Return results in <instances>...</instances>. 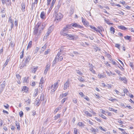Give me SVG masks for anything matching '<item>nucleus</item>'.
<instances>
[{
	"label": "nucleus",
	"mask_w": 134,
	"mask_h": 134,
	"mask_svg": "<svg viewBox=\"0 0 134 134\" xmlns=\"http://www.w3.org/2000/svg\"><path fill=\"white\" fill-rule=\"evenodd\" d=\"M39 25L37 24L35 27L33 34L35 36V37L37 38L38 36L41 35V30L39 29Z\"/></svg>",
	"instance_id": "obj_1"
},
{
	"label": "nucleus",
	"mask_w": 134,
	"mask_h": 134,
	"mask_svg": "<svg viewBox=\"0 0 134 134\" xmlns=\"http://www.w3.org/2000/svg\"><path fill=\"white\" fill-rule=\"evenodd\" d=\"M63 36H66V38L68 39L71 40H75L78 38L77 36L74 35L70 34H63Z\"/></svg>",
	"instance_id": "obj_2"
},
{
	"label": "nucleus",
	"mask_w": 134,
	"mask_h": 134,
	"mask_svg": "<svg viewBox=\"0 0 134 134\" xmlns=\"http://www.w3.org/2000/svg\"><path fill=\"white\" fill-rule=\"evenodd\" d=\"M70 26L69 25H66V27H64L60 32V34L61 35L63 36V34H68L66 33L69 32V29H70Z\"/></svg>",
	"instance_id": "obj_3"
},
{
	"label": "nucleus",
	"mask_w": 134,
	"mask_h": 134,
	"mask_svg": "<svg viewBox=\"0 0 134 134\" xmlns=\"http://www.w3.org/2000/svg\"><path fill=\"white\" fill-rule=\"evenodd\" d=\"M63 51L60 49L59 52L58 53L56 57V58H58L57 61H61L63 59V57L62 56L63 54Z\"/></svg>",
	"instance_id": "obj_4"
},
{
	"label": "nucleus",
	"mask_w": 134,
	"mask_h": 134,
	"mask_svg": "<svg viewBox=\"0 0 134 134\" xmlns=\"http://www.w3.org/2000/svg\"><path fill=\"white\" fill-rule=\"evenodd\" d=\"M55 16L56 17V19L58 20H60L62 18V15L60 13L55 12Z\"/></svg>",
	"instance_id": "obj_5"
},
{
	"label": "nucleus",
	"mask_w": 134,
	"mask_h": 134,
	"mask_svg": "<svg viewBox=\"0 0 134 134\" xmlns=\"http://www.w3.org/2000/svg\"><path fill=\"white\" fill-rule=\"evenodd\" d=\"M81 19L83 24L86 27L88 26L89 25V23L86 20L84 19L82 17L81 18Z\"/></svg>",
	"instance_id": "obj_6"
},
{
	"label": "nucleus",
	"mask_w": 134,
	"mask_h": 134,
	"mask_svg": "<svg viewBox=\"0 0 134 134\" xmlns=\"http://www.w3.org/2000/svg\"><path fill=\"white\" fill-rule=\"evenodd\" d=\"M60 80H58L57 81V82L54 83V85L53 86V88H54V89H52L51 90V91L52 92H54L55 91L57 88L58 87V83L59 82Z\"/></svg>",
	"instance_id": "obj_7"
},
{
	"label": "nucleus",
	"mask_w": 134,
	"mask_h": 134,
	"mask_svg": "<svg viewBox=\"0 0 134 134\" xmlns=\"http://www.w3.org/2000/svg\"><path fill=\"white\" fill-rule=\"evenodd\" d=\"M69 25H70V28L72 26L79 28H81L82 27V26L77 24L76 23H74V24H72Z\"/></svg>",
	"instance_id": "obj_8"
},
{
	"label": "nucleus",
	"mask_w": 134,
	"mask_h": 134,
	"mask_svg": "<svg viewBox=\"0 0 134 134\" xmlns=\"http://www.w3.org/2000/svg\"><path fill=\"white\" fill-rule=\"evenodd\" d=\"M89 70L93 74H96L95 71L93 69V66L92 64L90 63L89 64Z\"/></svg>",
	"instance_id": "obj_9"
},
{
	"label": "nucleus",
	"mask_w": 134,
	"mask_h": 134,
	"mask_svg": "<svg viewBox=\"0 0 134 134\" xmlns=\"http://www.w3.org/2000/svg\"><path fill=\"white\" fill-rule=\"evenodd\" d=\"M30 59V58L29 56H27L25 57L24 58L23 61L24 63H25L26 64H27Z\"/></svg>",
	"instance_id": "obj_10"
},
{
	"label": "nucleus",
	"mask_w": 134,
	"mask_h": 134,
	"mask_svg": "<svg viewBox=\"0 0 134 134\" xmlns=\"http://www.w3.org/2000/svg\"><path fill=\"white\" fill-rule=\"evenodd\" d=\"M2 82H1L0 83V88L1 89V90H3L5 87V80L3 81V82L2 83H1Z\"/></svg>",
	"instance_id": "obj_11"
},
{
	"label": "nucleus",
	"mask_w": 134,
	"mask_h": 134,
	"mask_svg": "<svg viewBox=\"0 0 134 134\" xmlns=\"http://www.w3.org/2000/svg\"><path fill=\"white\" fill-rule=\"evenodd\" d=\"M50 65L49 64H47V65H46V68L44 70V74H47L48 70L50 68Z\"/></svg>",
	"instance_id": "obj_12"
},
{
	"label": "nucleus",
	"mask_w": 134,
	"mask_h": 134,
	"mask_svg": "<svg viewBox=\"0 0 134 134\" xmlns=\"http://www.w3.org/2000/svg\"><path fill=\"white\" fill-rule=\"evenodd\" d=\"M69 82L68 80L64 84V89L65 90L67 89L68 87H69Z\"/></svg>",
	"instance_id": "obj_13"
},
{
	"label": "nucleus",
	"mask_w": 134,
	"mask_h": 134,
	"mask_svg": "<svg viewBox=\"0 0 134 134\" xmlns=\"http://www.w3.org/2000/svg\"><path fill=\"white\" fill-rule=\"evenodd\" d=\"M40 100L39 99L37 98L35 102V105L38 106L41 103L40 102Z\"/></svg>",
	"instance_id": "obj_14"
},
{
	"label": "nucleus",
	"mask_w": 134,
	"mask_h": 134,
	"mask_svg": "<svg viewBox=\"0 0 134 134\" xmlns=\"http://www.w3.org/2000/svg\"><path fill=\"white\" fill-rule=\"evenodd\" d=\"M60 4L58 3V4L55 6V12H57V11L60 8Z\"/></svg>",
	"instance_id": "obj_15"
},
{
	"label": "nucleus",
	"mask_w": 134,
	"mask_h": 134,
	"mask_svg": "<svg viewBox=\"0 0 134 134\" xmlns=\"http://www.w3.org/2000/svg\"><path fill=\"white\" fill-rule=\"evenodd\" d=\"M26 64L25 63H24L23 61V62H22L21 63L20 65V68L21 69L22 68H23L24 66H25L26 65Z\"/></svg>",
	"instance_id": "obj_16"
},
{
	"label": "nucleus",
	"mask_w": 134,
	"mask_h": 134,
	"mask_svg": "<svg viewBox=\"0 0 134 134\" xmlns=\"http://www.w3.org/2000/svg\"><path fill=\"white\" fill-rule=\"evenodd\" d=\"M119 78L120 80L122 81L124 83H126V82L127 81L125 77H120Z\"/></svg>",
	"instance_id": "obj_17"
},
{
	"label": "nucleus",
	"mask_w": 134,
	"mask_h": 134,
	"mask_svg": "<svg viewBox=\"0 0 134 134\" xmlns=\"http://www.w3.org/2000/svg\"><path fill=\"white\" fill-rule=\"evenodd\" d=\"M57 58H58L55 57L53 61V64H52V66H53L55 64L58 62V61H57Z\"/></svg>",
	"instance_id": "obj_18"
},
{
	"label": "nucleus",
	"mask_w": 134,
	"mask_h": 134,
	"mask_svg": "<svg viewBox=\"0 0 134 134\" xmlns=\"http://www.w3.org/2000/svg\"><path fill=\"white\" fill-rule=\"evenodd\" d=\"M118 28L122 30H125L126 29V28L124 26H123L118 25Z\"/></svg>",
	"instance_id": "obj_19"
},
{
	"label": "nucleus",
	"mask_w": 134,
	"mask_h": 134,
	"mask_svg": "<svg viewBox=\"0 0 134 134\" xmlns=\"http://www.w3.org/2000/svg\"><path fill=\"white\" fill-rule=\"evenodd\" d=\"M77 125L80 127H83L84 126V124L81 122H79L77 123Z\"/></svg>",
	"instance_id": "obj_20"
},
{
	"label": "nucleus",
	"mask_w": 134,
	"mask_h": 134,
	"mask_svg": "<svg viewBox=\"0 0 134 134\" xmlns=\"http://www.w3.org/2000/svg\"><path fill=\"white\" fill-rule=\"evenodd\" d=\"M29 80L28 77H24L23 79V82H28Z\"/></svg>",
	"instance_id": "obj_21"
},
{
	"label": "nucleus",
	"mask_w": 134,
	"mask_h": 134,
	"mask_svg": "<svg viewBox=\"0 0 134 134\" xmlns=\"http://www.w3.org/2000/svg\"><path fill=\"white\" fill-rule=\"evenodd\" d=\"M38 90L37 88L35 89L34 93L33 94V96L35 97L38 94Z\"/></svg>",
	"instance_id": "obj_22"
},
{
	"label": "nucleus",
	"mask_w": 134,
	"mask_h": 134,
	"mask_svg": "<svg viewBox=\"0 0 134 134\" xmlns=\"http://www.w3.org/2000/svg\"><path fill=\"white\" fill-rule=\"evenodd\" d=\"M114 28L112 27H111L110 28V31L111 34H113L115 32Z\"/></svg>",
	"instance_id": "obj_23"
},
{
	"label": "nucleus",
	"mask_w": 134,
	"mask_h": 134,
	"mask_svg": "<svg viewBox=\"0 0 134 134\" xmlns=\"http://www.w3.org/2000/svg\"><path fill=\"white\" fill-rule=\"evenodd\" d=\"M45 15V13L44 11L42 12L40 14V17L41 18L43 19Z\"/></svg>",
	"instance_id": "obj_24"
},
{
	"label": "nucleus",
	"mask_w": 134,
	"mask_h": 134,
	"mask_svg": "<svg viewBox=\"0 0 134 134\" xmlns=\"http://www.w3.org/2000/svg\"><path fill=\"white\" fill-rule=\"evenodd\" d=\"M32 45V42L31 41H30L27 47V49H28L31 48V47Z\"/></svg>",
	"instance_id": "obj_25"
},
{
	"label": "nucleus",
	"mask_w": 134,
	"mask_h": 134,
	"mask_svg": "<svg viewBox=\"0 0 134 134\" xmlns=\"http://www.w3.org/2000/svg\"><path fill=\"white\" fill-rule=\"evenodd\" d=\"M16 126L17 127V128L18 130H20V127L19 125V123L16 121Z\"/></svg>",
	"instance_id": "obj_26"
},
{
	"label": "nucleus",
	"mask_w": 134,
	"mask_h": 134,
	"mask_svg": "<svg viewBox=\"0 0 134 134\" xmlns=\"http://www.w3.org/2000/svg\"><path fill=\"white\" fill-rule=\"evenodd\" d=\"M85 114L87 116H88L90 117L92 116V115L89 113L88 111H86L85 112Z\"/></svg>",
	"instance_id": "obj_27"
},
{
	"label": "nucleus",
	"mask_w": 134,
	"mask_h": 134,
	"mask_svg": "<svg viewBox=\"0 0 134 134\" xmlns=\"http://www.w3.org/2000/svg\"><path fill=\"white\" fill-rule=\"evenodd\" d=\"M47 45L46 43L43 46L41 50L43 51H44L46 48Z\"/></svg>",
	"instance_id": "obj_28"
},
{
	"label": "nucleus",
	"mask_w": 134,
	"mask_h": 134,
	"mask_svg": "<svg viewBox=\"0 0 134 134\" xmlns=\"http://www.w3.org/2000/svg\"><path fill=\"white\" fill-rule=\"evenodd\" d=\"M21 7H22V11H24V10H23L25 9V4L23 3L21 4Z\"/></svg>",
	"instance_id": "obj_29"
},
{
	"label": "nucleus",
	"mask_w": 134,
	"mask_h": 134,
	"mask_svg": "<svg viewBox=\"0 0 134 134\" xmlns=\"http://www.w3.org/2000/svg\"><path fill=\"white\" fill-rule=\"evenodd\" d=\"M37 67H36L35 68H33V69L32 68V69H33L32 71V72L33 73H35L36 72L37 70Z\"/></svg>",
	"instance_id": "obj_30"
},
{
	"label": "nucleus",
	"mask_w": 134,
	"mask_h": 134,
	"mask_svg": "<svg viewBox=\"0 0 134 134\" xmlns=\"http://www.w3.org/2000/svg\"><path fill=\"white\" fill-rule=\"evenodd\" d=\"M90 27L94 31H96L97 32L98 29H97L96 27H93L92 26V25H90Z\"/></svg>",
	"instance_id": "obj_31"
},
{
	"label": "nucleus",
	"mask_w": 134,
	"mask_h": 134,
	"mask_svg": "<svg viewBox=\"0 0 134 134\" xmlns=\"http://www.w3.org/2000/svg\"><path fill=\"white\" fill-rule=\"evenodd\" d=\"M56 0H53L52 2V3L50 7H51L52 8H53V6L55 3V2L56 1Z\"/></svg>",
	"instance_id": "obj_32"
},
{
	"label": "nucleus",
	"mask_w": 134,
	"mask_h": 134,
	"mask_svg": "<svg viewBox=\"0 0 134 134\" xmlns=\"http://www.w3.org/2000/svg\"><path fill=\"white\" fill-rule=\"evenodd\" d=\"M25 101L26 102L27 104L29 105L30 103L31 100L29 99H25Z\"/></svg>",
	"instance_id": "obj_33"
},
{
	"label": "nucleus",
	"mask_w": 134,
	"mask_h": 134,
	"mask_svg": "<svg viewBox=\"0 0 134 134\" xmlns=\"http://www.w3.org/2000/svg\"><path fill=\"white\" fill-rule=\"evenodd\" d=\"M99 115L100 117L103 118V119H105V120H106L107 119V118L103 115L102 114H99Z\"/></svg>",
	"instance_id": "obj_34"
},
{
	"label": "nucleus",
	"mask_w": 134,
	"mask_h": 134,
	"mask_svg": "<svg viewBox=\"0 0 134 134\" xmlns=\"http://www.w3.org/2000/svg\"><path fill=\"white\" fill-rule=\"evenodd\" d=\"M67 95V93H62L60 94V98H62L64 96H66Z\"/></svg>",
	"instance_id": "obj_35"
},
{
	"label": "nucleus",
	"mask_w": 134,
	"mask_h": 134,
	"mask_svg": "<svg viewBox=\"0 0 134 134\" xmlns=\"http://www.w3.org/2000/svg\"><path fill=\"white\" fill-rule=\"evenodd\" d=\"M41 101L44 100V94H42L40 98V100Z\"/></svg>",
	"instance_id": "obj_36"
},
{
	"label": "nucleus",
	"mask_w": 134,
	"mask_h": 134,
	"mask_svg": "<svg viewBox=\"0 0 134 134\" xmlns=\"http://www.w3.org/2000/svg\"><path fill=\"white\" fill-rule=\"evenodd\" d=\"M39 49L38 47H36L34 51V54H36L38 52Z\"/></svg>",
	"instance_id": "obj_37"
},
{
	"label": "nucleus",
	"mask_w": 134,
	"mask_h": 134,
	"mask_svg": "<svg viewBox=\"0 0 134 134\" xmlns=\"http://www.w3.org/2000/svg\"><path fill=\"white\" fill-rule=\"evenodd\" d=\"M118 129L119 130H120L123 133L125 134V133H126V134H127V133H126L125 132V131L123 129L121 128H119Z\"/></svg>",
	"instance_id": "obj_38"
},
{
	"label": "nucleus",
	"mask_w": 134,
	"mask_h": 134,
	"mask_svg": "<svg viewBox=\"0 0 134 134\" xmlns=\"http://www.w3.org/2000/svg\"><path fill=\"white\" fill-rule=\"evenodd\" d=\"M60 114H58L57 116H55L54 117L55 120H56L60 118Z\"/></svg>",
	"instance_id": "obj_39"
},
{
	"label": "nucleus",
	"mask_w": 134,
	"mask_h": 134,
	"mask_svg": "<svg viewBox=\"0 0 134 134\" xmlns=\"http://www.w3.org/2000/svg\"><path fill=\"white\" fill-rule=\"evenodd\" d=\"M106 113L107 114V115L109 116H113L111 112L107 111Z\"/></svg>",
	"instance_id": "obj_40"
},
{
	"label": "nucleus",
	"mask_w": 134,
	"mask_h": 134,
	"mask_svg": "<svg viewBox=\"0 0 134 134\" xmlns=\"http://www.w3.org/2000/svg\"><path fill=\"white\" fill-rule=\"evenodd\" d=\"M50 33V32L47 31V32L45 36L44 37V38L45 37V38H47L49 36Z\"/></svg>",
	"instance_id": "obj_41"
},
{
	"label": "nucleus",
	"mask_w": 134,
	"mask_h": 134,
	"mask_svg": "<svg viewBox=\"0 0 134 134\" xmlns=\"http://www.w3.org/2000/svg\"><path fill=\"white\" fill-rule=\"evenodd\" d=\"M9 59H7V60H6L5 63H4V65L3 66L4 67H5L7 64H8V62H9Z\"/></svg>",
	"instance_id": "obj_42"
},
{
	"label": "nucleus",
	"mask_w": 134,
	"mask_h": 134,
	"mask_svg": "<svg viewBox=\"0 0 134 134\" xmlns=\"http://www.w3.org/2000/svg\"><path fill=\"white\" fill-rule=\"evenodd\" d=\"M44 82V79L43 77H42L40 80V84H41V83H43Z\"/></svg>",
	"instance_id": "obj_43"
},
{
	"label": "nucleus",
	"mask_w": 134,
	"mask_h": 134,
	"mask_svg": "<svg viewBox=\"0 0 134 134\" xmlns=\"http://www.w3.org/2000/svg\"><path fill=\"white\" fill-rule=\"evenodd\" d=\"M16 78L17 79H18L19 80V79H21V77L20 76V75H19L18 74H16Z\"/></svg>",
	"instance_id": "obj_44"
},
{
	"label": "nucleus",
	"mask_w": 134,
	"mask_h": 134,
	"mask_svg": "<svg viewBox=\"0 0 134 134\" xmlns=\"http://www.w3.org/2000/svg\"><path fill=\"white\" fill-rule=\"evenodd\" d=\"M99 128L105 132L107 131V130L106 129H103L101 126H99Z\"/></svg>",
	"instance_id": "obj_45"
},
{
	"label": "nucleus",
	"mask_w": 134,
	"mask_h": 134,
	"mask_svg": "<svg viewBox=\"0 0 134 134\" xmlns=\"http://www.w3.org/2000/svg\"><path fill=\"white\" fill-rule=\"evenodd\" d=\"M109 110L111 111H114L115 112H116V111H117V110H115L113 108H109Z\"/></svg>",
	"instance_id": "obj_46"
},
{
	"label": "nucleus",
	"mask_w": 134,
	"mask_h": 134,
	"mask_svg": "<svg viewBox=\"0 0 134 134\" xmlns=\"http://www.w3.org/2000/svg\"><path fill=\"white\" fill-rule=\"evenodd\" d=\"M124 38L126 40H129L130 38V36L127 35L125 36Z\"/></svg>",
	"instance_id": "obj_47"
},
{
	"label": "nucleus",
	"mask_w": 134,
	"mask_h": 134,
	"mask_svg": "<svg viewBox=\"0 0 134 134\" xmlns=\"http://www.w3.org/2000/svg\"><path fill=\"white\" fill-rule=\"evenodd\" d=\"M50 50L49 49H48L47 51H45L44 52V54L45 55H46L50 51Z\"/></svg>",
	"instance_id": "obj_48"
},
{
	"label": "nucleus",
	"mask_w": 134,
	"mask_h": 134,
	"mask_svg": "<svg viewBox=\"0 0 134 134\" xmlns=\"http://www.w3.org/2000/svg\"><path fill=\"white\" fill-rule=\"evenodd\" d=\"M74 134H77V129L75 128L74 130Z\"/></svg>",
	"instance_id": "obj_49"
},
{
	"label": "nucleus",
	"mask_w": 134,
	"mask_h": 134,
	"mask_svg": "<svg viewBox=\"0 0 134 134\" xmlns=\"http://www.w3.org/2000/svg\"><path fill=\"white\" fill-rule=\"evenodd\" d=\"M76 72L77 73L79 74L80 75L82 74V72L79 70H76Z\"/></svg>",
	"instance_id": "obj_50"
},
{
	"label": "nucleus",
	"mask_w": 134,
	"mask_h": 134,
	"mask_svg": "<svg viewBox=\"0 0 134 134\" xmlns=\"http://www.w3.org/2000/svg\"><path fill=\"white\" fill-rule=\"evenodd\" d=\"M78 80L81 82H83L84 80L82 77H80L78 78Z\"/></svg>",
	"instance_id": "obj_51"
},
{
	"label": "nucleus",
	"mask_w": 134,
	"mask_h": 134,
	"mask_svg": "<svg viewBox=\"0 0 134 134\" xmlns=\"http://www.w3.org/2000/svg\"><path fill=\"white\" fill-rule=\"evenodd\" d=\"M120 45L118 44H116L115 45V47L118 48L119 49H120Z\"/></svg>",
	"instance_id": "obj_52"
},
{
	"label": "nucleus",
	"mask_w": 134,
	"mask_h": 134,
	"mask_svg": "<svg viewBox=\"0 0 134 134\" xmlns=\"http://www.w3.org/2000/svg\"><path fill=\"white\" fill-rule=\"evenodd\" d=\"M9 21L11 23H13V21L12 20L11 17L9 18Z\"/></svg>",
	"instance_id": "obj_53"
},
{
	"label": "nucleus",
	"mask_w": 134,
	"mask_h": 134,
	"mask_svg": "<svg viewBox=\"0 0 134 134\" xmlns=\"http://www.w3.org/2000/svg\"><path fill=\"white\" fill-rule=\"evenodd\" d=\"M23 113L22 111H20L19 112V115L20 117H21L23 116Z\"/></svg>",
	"instance_id": "obj_54"
},
{
	"label": "nucleus",
	"mask_w": 134,
	"mask_h": 134,
	"mask_svg": "<svg viewBox=\"0 0 134 134\" xmlns=\"http://www.w3.org/2000/svg\"><path fill=\"white\" fill-rule=\"evenodd\" d=\"M53 30V29L51 28V27H50L48 29V32H50V33H51L52 31Z\"/></svg>",
	"instance_id": "obj_55"
},
{
	"label": "nucleus",
	"mask_w": 134,
	"mask_h": 134,
	"mask_svg": "<svg viewBox=\"0 0 134 134\" xmlns=\"http://www.w3.org/2000/svg\"><path fill=\"white\" fill-rule=\"evenodd\" d=\"M104 20H105V22H106L107 23L108 25H110L112 24L111 23L109 22V21H107L105 19H104Z\"/></svg>",
	"instance_id": "obj_56"
},
{
	"label": "nucleus",
	"mask_w": 134,
	"mask_h": 134,
	"mask_svg": "<svg viewBox=\"0 0 134 134\" xmlns=\"http://www.w3.org/2000/svg\"><path fill=\"white\" fill-rule=\"evenodd\" d=\"M100 110L101 112L103 114L105 115V110H104L103 109H101Z\"/></svg>",
	"instance_id": "obj_57"
},
{
	"label": "nucleus",
	"mask_w": 134,
	"mask_h": 134,
	"mask_svg": "<svg viewBox=\"0 0 134 134\" xmlns=\"http://www.w3.org/2000/svg\"><path fill=\"white\" fill-rule=\"evenodd\" d=\"M73 101L74 103L75 104L77 103V100L75 98H74L73 99Z\"/></svg>",
	"instance_id": "obj_58"
},
{
	"label": "nucleus",
	"mask_w": 134,
	"mask_h": 134,
	"mask_svg": "<svg viewBox=\"0 0 134 134\" xmlns=\"http://www.w3.org/2000/svg\"><path fill=\"white\" fill-rule=\"evenodd\" d=\"M98 76L99 78H103V76L101 74H98Z\"/></svg>",
	"instance_id": "obj_59"
},
{
	"label": "nucleus",
	"mask_w": 134,
	"mask_h": 134,
	"mask_svg": "<svg viewBox=\"0 0 134 134\" xmlns=\"http://www.w3.org/2000/svg\"><path fill=\"white\" fill-rule=\"evenodd\" d=\"M95 119H96V120H97L98 122H101L102 121L100 119H99L97 117H95Z\"/></svg>",
	"instance_id": "obj_60"
},
{
	"label": "nucleus",
	"mask_w": 134,
	"mask_h": 134,
	"mask_svg": "<svg viewBox=\"0 0 134 134\" xmlns=\"http://www.w3.org/2000/svg\"><path fill=\"white\" fill-rule=\"evenodd\" d=\"M108 57L109 59L110 62L112 60H112V59H111V58L110 57L111 55H110V54L108 55Z\"/></svg>",
	"instance_id": "obj_61"
},
{
	"label": "nucleus",
	"mask_w": 134,
	"mask_h": 134,
	"mask_svg": "<svg viewBox=\"0 0 134 134\" xmlns=\"http://www.w3.org/2000/svg\"><path fill=\"white\" fill-rule=\"evenodd\" d=\"M66 98H64L63 99L62 101V103H63L66 100Z\"/></svg>",
	"instance_id": "obj_62"
},
{
	"label": "nucleus",
	"mask_w": 134,
	"mask_h": 134,
	"mask_svg": "<svg viewBox=\"0 0 134 134\" xmlns=\"http://www.w3.org/2000/svg\"><path fill=\"white\" fill-rule=\"evenodd\" d=\"M115 71L119 75H121V74H120L121 72L119 71L118 70H115Z\"/></svg>",
	"instance_id": "obj_63"
},
{
	"label": "nucleus",
	"mask_w": 134,
	"mask_h": 134,
	"mask_svg": "<svg viewBox=\"0 0 134 134\" xmlns=\"http://www.w3.org/2000/svg\"><path fill=\"white\" fill-rule=\"evenodd\" d=\"M111 62L112 63V64L114 65H116V63L115 61L113 60H112Z\"/></svg>",
	"instance_id": "obj_64"
}]
</instances>
